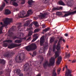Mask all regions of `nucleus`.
Segmentation results:
<instances>
[{"instance_id":"1","label":"nucleus","mask_w":76,"mask_h":76,"mask_svg":"<svg viewBox=\"0 0 76 76\" xmlns=\"http://www.w3.org/2000/svg\"><path fill=\"white\" fill-rule=\"evenodd\" d=\"M59 57V54L58 51H56L55 53V58H51L50 60V62L49 64L48 63V61H47L45 64H43L44 67L46 68L47 65L49 66H54L55 64V59Z\"/></svg>"},{"instance_id":"2","label":"nucleus","mask_w":76,"mask_h":76,"mask_svg":"<svg viewBox=\"0 0 76 76\" xmlns=\"http://www.w3.org/2000/svg\"><path fill=\"white\" fill-rule=\"evenodd\" d=\"M10 22H12V19L7 18L5 19V20L4 21V24H3L2 22L0 23L1 25H2V26L0 27V34H2L3 28L4 27V26H7L8 25V24L10 23Z\"/></svg>"},{"instance_id":"3","label":"nucleus","mask_w":76,"mask_h":76,"mask_svg":"<svg viewBox=\"0 0 76 76\" xmlns=\"http://www.w3.org/2000/svg\"><path fill=\"white\" fill-rule=\"evenodd\" d=\"M37 48V45L34 43H32L31 45L26 47V50L27 51H30L35 50Z\"/></svg>"},{"instance_id":"4","label":"nucleus","mask_w":76,"mask_h":76,"mask_svg":"<svg viewBox=\"0 0 76 76\" xmlns=\"http://www.w3.org/2000/svg\"><path fill=\"white\" fill-rule=\"evenodd\" d=\"M25 56L23 53H21L20 56L18 57V58L17 57L15 58V61L17 63H21L22 61L25 59Z\"/></svg>"},{"instance_id":"5","label":"nucleus","mask_w":76,"mask_h":76,"mask_svg":"<svg viewBox=\"0 0 76 76\" xmlns=\"http://www.w3.org/2000/svg\"><path fill=\"white\" fill-rule=\"evenodd\" d=\"M63 37H61L59 39L57 44L56 45V48L57 51H59L61 48V46H60V43L61 42V41L63 40Z\"/></svg>"},{"instance_id":"6","label":"nucleus","mask_w":76,"mask_h":76,"mask_svg":"<svg viewBox=\"0 0 76 76\" xmlns=\"http://www.w3.org/2000/svg\"><path fill=\"white\" fill-rule=\"evenodd\" d=\"M21 44H11L10 46H8V48L10 49H12L13 48H15V47H19L20 46Z\"/></svg>"},{"instance_id":"7","label":"nucleus","mask_w":76,"mask_h":76,"mask_svg":"<svg viewBox=\"0 0 76 76\" xmlns=\"http://www.w3.org/2000/svg\"><path fill=\"white\" fill-rule=\"evenodd\" d=\"M44 36H42L40 38V44L41 46L42 45V44H43V43H44Z\"/></svg>"},{"instance_id":"8","label":"nucleus","mask_w":76,"mask_h":76,"mask_svg":"<svg viewBox=\"0 0 76 76\" xmlns=\"http://www.w3.org/2000/svg\"><path fill=\"white\" fill-rule=\"evenodd\" d=\"M47 15H48V13L47 12H45L44 14L41 13V14L39 15L38 16L41 18H44Z\"/></svg>"},{"instance_id":"9","label":"nucleus","mask_w":76,"mask_h":76,"mask_svg":"<svg viewBox=\"0 0 76 76\" xmlns=\"http://www.w3.org/2000/svg\"><path fill=\"white\" fill-rule=\"evenodd\" d=\"M25 67L24 70V71H28L29 68V65L28 64H26L24 65Z\"/></svg>"},{"instance_id":"10","label":"nucleus","mask_w":76,"mask_h":76,"mask_svg":"<svg viewBox=\"0 0 76 76\" xmlns=\"http://www.w3.org/2000/svg\"><path fill=\"white\" fill-rule=\"evenodd\" d=\"M11 13L10 11L8 9H6L5 10L4 14L6 15H10Z\"/></svg>"},{"instance_id":"11","label":"nucleus","mask_w":76,"mask_h":76,"mask_svg":"<svg viewBox=\"0 0 76 76\" xmlns=\"http://www.w3.org/2000/svg\"><path fill=\"white\" fill-rule=\"evenodd\" d=\"M61 60H62V58H61V56L59 57L58 58V60L57 61V64H60V63H61Z\"/></svg>"},{"instance_id":"12","label":"nucleus","mask_w":76,"mask_h":76,"mask_svg":"<svg viewBox=\"0 0 76 76\" xmlns=\"http://www.w3.org/2000/svg\"><path fill=\"white\" fill-rule=\"evenodd\" d=\"M33 13V12H32V10H28L27 12V14L26 15V17H27V16H29L30 15H32Z\"/></svg>"},{"instance_id":"13","label":"nucleus","mask_w":76,"mask_h":76,"mask_svg":"<svg viewBox=\"0 0 76 76\" xmlns=\"http://www.w3.org/2000/svg\"><path fill=\"white\" fill-rule=\"evenodd\" d=\"M71 72H72V71H70V72L69 71V70L66 71L65 75V76H69V74Z\"/></svg>"},{"instance_id":"14","label":"nucleus","mask_w":76,"mask_h":76,"mask_svg":"<svg viewBox=\"0 0 76 76\" xmlns=\"http://www.w3.org/2000/svg\"><path fill=\"white\" fill-rule=\"evenodd\" d=\"M6 6V4L5 3H3V4L1 6V7H0V11H2L3 9V8Z\"/></svg>"},{"instance_id":"15","label":"nucleus","mask_w":76,"mask_h":76,"mask_svg":"<svg viewBox=\"0 0 76 76\" xmlns=\"http://www.w3.org/2000/svg\"><path fill=\"white\" fill-rule=\"evenodd\" d=\"M22 41V40H16L15 41V43H18V44H20L21 43V42Z\"/></svg>"},{"instance_id":"16","label":"nucleus","mask_w":76,"mask_h":76,"mask_svg":"<svg viewBox=\"0 0 76 76\" xmlns=\"http://www.w3.org/2000/svg\"><path fill=\"white\" fill-rule=\"evenodd\" d=\"M34 2L32 0H29L28 1V3L29 6H31L32 4Z\"/></svg>"},{"instance_id":"17","label":"nucleus","mask_w":76,"mask_h":76,"mask_svg":"<svg viewBox=\"0 0 76 76\" xmlns=\"http://www.w3.org/2000/svg\"><path fill=\"white\" fill-rule=\"evenodd\" d=\"M13 42V41L11 40H6L3 42H8L9 43H10L11 42Z\"/></svg>"},{"instance_id":"18","label":"nucleus","mask_w":76,"mask_h":76,"mask_svg":"<svg viewBox=\"0 0 76 76\" xmlns=\"http://www.w3.org/2000/svg\"><path fill=\"white\" fill-rule=\"evenodd\" d=\"M6 61L4 59H0V63L1 64H5Z\"/></svg>"},{"instance_id":"19","label":"nucleus","mask_w":76,"mask_h":76,"mask_svg":"<svg viewBox=\"0 0 76 76\" xmlns=\"http://www.w3.org/2000/svg\"><path fill=\"white\" fill-rule=\"evenodd\" d=\"M58 3L60 5H62L63 6L64 5V3L61 0L59 1H58Z\"/></svg>"},{"instance_id":"20","label":"nucleus","mask_w":76,"mask_h":76,"mask_svg":"<svg viewBox=\"0 0 76 76\" xmlns=\"http://www.w3.org/2000/svg\"><path fill=\"white\" fill-rule=\"evenodd\" d=\"M40 30V29L39 28H37L35 29L34 31V33H37V32H39Z\"/></svg>"},{"instance_id":"21","label":"nucleus","mask_w":76,"mask_h":76,"mask_svg":"<svg viewBox=\"0 0 76 76\" xmlns=\"http://www.w3.org/2000/svg\"><path fill=\"white\" fill-rule=\"evenodd\" d=\"M33 34V32L32 31H29L28 35V37H30V36H31L32 35V34Z\"/></svg>"},{"instance_id":"22","label":"nucleus","mask_w":76,"mask_h":76,"mask_svg":"<svg viewBox=\"0 0 76 76\" xmlns=\"http://www.w3.org/2000/svg\"><path fill=\"white\" fill-rule=\"evenodd\" d=\"M12 4L14 6H18V4L17 2H15V1H13L12 3Z\"/></svg>"},{"instance_id":"23","label":"nucleus","mask_w":76,"mask_h":76,"mask_svg":"<svg viewBox=\"0 0 76 76\" xmlns=\"http://www.w3.org/2000/svg\"><path fill=\"white\" fill-rule=\"evenodd\" d=\"M70 57V53H69L67 54V53H66L65 55V57H67L69 58Z\"/></svg>"},{"instance_id":"24","label":"nucleus","mask_w":76,"mask_h":76,"mask_svg":"<svg viewBox=\"0 0 76 76\" xmlns=\"http://www.w3.org/2000/svg\"><path fill=\"white\" fill-rule=\"evenodd\" d=\"M50 30V28L49 27H48L45 29L43 30V31L44 32H46L47 31H48Z\"/></svg>"},{"instance_id":"25","label":"nucleus","mask_w":76,"mask_h":76,"mask_svg":"<svg viewBox=\"0 0 76 76\" xmlns=\"http://www.w3.org/2000/svg\"><path fill=\"white\" fill-rule=\"evenodd\" d=\"M25 14V12L24 11L23 13L22 14V15H21V16H20V15H19V18H22L24 17V15Z\"/></svg>"},{"instance_id":"26","label":"nucleus","mask_w":76,"mask_h":76,"mask_svg":"<svg viewBox=\"0 0 76 76\" xmlns=\"http://www.w3.org/2000/svg\"><path fill=\"white\" fill-rule=\"evenodd\" d=\"M18 28L19 29L20 28H21V27H22V26L21 23H18Z\"/></svg>"},{"instance_id":"27","label":"nucleus","mask_w":76,"mask_h":76,"mask_svg":"<svg viewBox=\"0 0 76 76\" xmlns=\"http://www.w3.org/2000/svg\"><path fill=\"white\" fill-rule=\"evenodd\" d=\"M56 46L55 45H54L53 46V51L55 52L56 51Z\"/></svg>"},{"instance_id":"28","label":"nucleus","mask_w":76,"mask_h":76,"mask_svg":"<svg viewBox=\"0 0 76 76\" xmlns=\"http://www.w3.org/2000/svg\"><path fill=\"white\" fill-rule=\"evenodd\" d=\"M67 70H68L69 71V72H70V71H71V73H69V76H72L73 75L71 74V73H72V70H70V69H67L66 70V71H67Z\"/></svg>"},{"instance_id":"29","label":"nucleus","mask_w":76,"mask_h":76,"mask_svg":"<svg viewBox=\"0 0 76 76\" xmlns=\"http://www.w3.org/2000/svg\"><path fill=\"white\" fill-rule=\"evenodd\" d=\"M56 15H62V13L61 12H58L56 13Z\"/></svg>"},{"instance_id":"30","label":"nucleus","mask_w":76,"mask_h":76,"mask_svg":"<svg viewBox=\"0 0 76 76\" xmlns=\"http://www.w3.org/2000/svg\"><path fill=\"white\" fill-rule=\"evenodd\" d=\"M55 10H58V7H54L52 9L53 11H54Z\"/></svg>"},{"instance_id":"31","label":"nucleus","mask_w":76,"mask_h":76,"mask_svg":"<svg viewBox=\"0 0 76 76\" xmlns=\"http://www.w3.org/2000/svg\"><path fill=\"white\" fill-rule=\"evenodd\" d=\"M20 73V70L17 69L16 71V73L17 75H19Z\"/></svg>"},{"instance_id":"32","label":"nucleus","mask_w":76,"mask_h":76,"mask_svg":"<svg viewBox=\"0 0 76 76\" xmlns=\"http://www.w3.org/2000/svg\"><path fill=\"white\" fill-rule=\"evenodd\" d=\"M7 43H4L3 44V45L4 47H6L7 46Z\"/></svg>"},{"instance_id":"33","label":"nucleus","mask_w":76,"mask_h":76,"mask_svg":"<svg viewBox=\"0 0 76 76\" xmlns=\"http://www.w3.org/2000/svg\"><path fill=\"white\" fill-rule=\"evenodd\" d=\"M32 75V73L31 72H30L29 73H28L27 74H26L27 76H31Z\"/></svg>"},{"instance_id":"34","label":"nucleus","mask_w":76,"mask_h":76,"mask_svg":"<svg viewBox=\"0 0 76 76\" xmlns=\"http://www.w3.org/2000/svg\"><path fill=\"white\" fill-rule=\"evenodd\" d=\"M61 70V69H60V68H59L58 69L57 72H58V75H59V74H60V73Z\"/></svg>"},{"instance_id":"35","label":"nucleus","mask_w":76,"mask_h":76,"mask_svg":"<svg viewBox=\"0 0 76 76\" xmlns=\"http://www.w3.org/2000/svg\"><path fill=\"white\" fill-rule=\"evenodd\" d=\"M34 25L36 27L38 26V23L37 22H34Z\"/></svg>"},{"instance_id":"36","label":"nucleus","mask_w":76,"mask_h":76,"mask_svg":"<svg viewBox=\"0 0 76 76\" xmlns=\"http://www.w3.org/2000/svg\"><path fill=\"white\" fill-rule=\"evenodd\" d=\"M12 39H16V38H19V37H17L16 36H15L13 37H12Z\"/></svg>"},{"instance_id":"37","label":"nucleus","mask_w":76,"mask_h":76,"mask_svg":"<svg viewBox=\"0 0 76 76\" xmlns=\"http://www.w3.org/2000/svg\"><path fill=\"white\" fill-rule=\"evenodd\" d=\"M53 41H54V39H53V38H51L50 40V43H52Z\"/></svg>"},{"instance_id":"38","label":"nucleus","mask_w":76,"mask_h":76,"mask_svg":"<svg viewBox=\"0 0 76 76\" xmlns=\"http://www.w3.org/2000/svg\"><path fill=\"white\" fill-rule=\"evenodd\" d=\"M9 55V54H5L4 55V57H8Z\"/></svg>"},{"instance_id":"39","label":"nucleus","mask_w":76,"mask_h":76,"mask_svg":"<svg viewBox=\"0 0 76 76\" xmlns=\"http://www.w3.org/2000/svg\"><path fill=\"white\" fill-rule=\"evenodd\" d=\"M4 73V71H0V75H1L2 74Z\"/></svg>"},{"instance_id":"40","label":"nucleus","mask_w":76,"mask_h":76,"mask_svg":"<svg viewBox=\"0 0 76 76\" xmlns=\"http://www.w3.org/2000/svg\"><path fill=\"white\" fill-rule=\"evenodd\" d=\"M65 67L66 69V70H67V69H67V66L65 65V67H64V68H63V71H64V69Z\"/></svg>"},{"instance_id":"41","label":"nucleus","mask_w":76,"mask_h":76,"mask_svg":"<svg viewBox=\"0 0 76 76\" xmlns=\"http://www.w3.org/2000/svg\"><path fill=\"white\" fill-rule=\"evenodd\" d=\"M45 3H47L48 2V0H43Z\"/></svg>"},{"instance_id":"42","label":"nucleus","mask_w":76,"mask_h":76,"mask_svg":"<svg viewBox=\"0 0 76 76\" xmlns=\"http://www.w3.org/2000/svg\"><path fill=\"white\" fill-rule=\"evenodd\" d=\"M12 35H13V33L12 32H11L10 33L9 36V37H11L12 36Z\"/></svg>"},{"instance_id":"43","label":"nucleus","mask_w":76,"mask_h":76,"mask_svg":"<svg viewBox=\"0 0 76 76\" xmlns=\"http://www.w3.org/2000/svg\"><path fill=\"white\" fill-rule=\"evenodd\" d=\"M63 9V7H58V10H61Z\"/></svg>"},{"instance_id":"44","label":"nucleus","mask_w":76,"mask_h":76,"mask_svg":"<svg viewBox=\"0 0 76 76\" xmlns=\"http://www.w3.org/2000/svg\"><path fill=\"white\" fill-rule=\"evenodd\" d=\"M36 52H34L33 53V55H32V57H34V56H35L36 55Z\"/></svg>"},{"instance_id":"45","label":"nucleus","mask_w":76,"mask_h":76,"mask_svg":"<svg viewBox=\"0 0 76 76\" xmlns=\"http://www.w3.org/2000/svg\"><path fill=\"white\" fill-rule=\"evenodd\" d=\"M58 42V40H56L54 42V45H56L57 43V42Z\"/></svg>"},{"instance_id":"46","label":"nucleus","mask_w":76,"mask_h":76,"mask_svg":"<svg viewBox=\"0 0 76 76\" xmlns=\"http://www.w3.org/2000/svg\"><path fill=\"white\" fill-rule=\"evenodd\" d=\"M25 0H23L22 2H21V4H25Z\"/></svg>"},{"instance_id":"47","label":"nucleus","mask_w":76,"mask_h":76,"mask_svg":"<svg viewBox=\"0 0 76 76\" xmlns=\"http://www.w3.org/2000/svg\"><path fill=\"white\" fill-rule=\"evenodd\" d=\"M42 28H45V24H42Z\"/></svg>"},{"instance_id":"48","label":"nucleus","mask_w":76,"mask_h":76,"mask_svg":"<svg viewBox=\"0 0 76 76\" xmlns=\"http://www.w3.org/2000/svg\"><path fill=\"white\" fill-rule=\"evenodd\" d=\"M38 35V34H35L33 35V37H35L37 36V35Z\"/></svg>"},{"instance_id":"49","label":"nucleus","mask_w":76,"mask_h":76,"mask_svg":"<svg viewBox=\"0 0 76 76\" xmlns=\"http://www.w3.org/2000/svg\"><path fill=\"white\" fill-rule=\"evenodd\" d=\"M28 24H27V23H25L24 24V26H28Z\"/></svg>"},{"instance_id":"50","label":"nucleus","mask_w":76,"mask_h":76,"mask_svg":"<svg viewBox=\"0 0 76 76\" xmlns=\"http://www.w3.org/2000/svg\"><path fill=\"white\" fill-rule=\"evenodd\" d=\"M9 0H4V1L6 2V4H7V3H8V1H9Z\"/></svg>"},{"instance_id":"51","label":"nucleus","mask_w":76,"mask_h":76,"mask_svg":"<svg viewBox=\"0 0 76 76\" xmlns=\"http://www.w3.org/2000/svg\"><path fill=\"white\" fill-rule=\"evenodd\" d=\"M31 37H28L26 40V41H29V40H30V39H31Z\"/></svg>"},{"instance_id":"52","label":"nucleus","mask_w":76,"mask_h":76,"mask_svg":"<svg viewBox=\"0 0 76 76\" xmlns=\"http://www.w3.org/2000/svg\"><path fill=\"white\" fill-rule=\"evenodd\" d=\"M32 29V28L31 27H30L29 28H27L28 30H29V31H30V30H31V29Z\"/></svg>"},{"instance_id":"53","label":"nucleus","mask_w":76,"mask_h":76,"mask_svg":"<svg viewBox=\"0 0 76 76\" xmlns=\"http://www.w3.org/2000/svg\"><path fill=\"white\" fill-rule=\"evenodd\" d=\"M26 23L28 25L29 24V21L27 20L26 21Z\"/></svg>"},{"instance_id":"54","label":"nucleus","mask_w":76,"mask_h":76,"mask_svg":"<svg viewBox=\"0 0 76 76\" xmlns=\"http://www.w3.org/2000/svg\"><path fill=\"white\" fill-rule=\"evenodd\" d=\"M36 40V39L35 38H34L32 40V42H34Z\"/></svg>"},{"instance_id":"55","label":"nucleus","mask_w":76,"mask_h":76,"mask_svg":"<svg viewBox=\"0 0 76 76\" xmlns=\"http://www.w3.org/2000/svg\"><path fill=\"white\" fill-rule=\"evenodd\" d=\"M22 34L21 33H19L18 34V35H20V36H19L20 37H21V35H22Z\"/></svg>"},{"instance_id":"56","label":"nucleus","mask_w":76,"mask_h":76,"mask_svg":"<svg viewBox=\"0 0 76 76\" xmlns=\"http://www.w3.org/2000/svg\"><path fill=\"white\" fill-rule=\"evenodd\" d=\"M76 59H74V60H73V61H72V63H75L76 62Z\"/></svg>"},{"instance_id":"57","label":"nucleus","mask_w":76,"mask_h":76,"mask_svg":"<svg viewBox=\"0 0 76 76\" xmlns=\"http://www.w3.org/2000/svg\"><path fill=\"white\" fill-rule=\"evenodd\" d=\"M26 39V37H25L23 38H22L21 39Z\"/></svg>"},{"instance_id":"58","label":"nucleus","mask_w":76,"mask_h":76,"mask_svg":"<svg viewBox=\"0 0 76 76\" xmlns=\"http://www.w3.org/2000/svg\"><path fill=\"white\" fill-rule=\"evenodd\" d=\"M36 76H41V74L39 73L38 75H36Z\"/></svg>"},{"instance_id":"59","label":"nucleus","mask_w":76,"mask_h":76,"mask_svg":"<svg viewBox=\"0 0 76 76\" xmlns=\"http://www.w3.org/2000/svg\"><path fill=\"white\" fill-rule=\"evenodd\" d=\"M33 25V23H31L30 25L29 26H30V27H31V26H32Z\"/></svg>"},{"instance_id":"60","label":"nucleus","mask_w":76,"mask_h":76,"mask_svg":"<svg viewBox=\"0 0 76 76\" xmlns=\"http://www.w3.org/2000/svg\"><path fill=\"white\" fill-rule=\"evenodd\" d=\"M64 35L65 36V37H67V36H68V34H64Z\"/></svg>"},{"instance_id":"61","label":"nucleus","mask_w":76,"mask_h":76,"mask_svg":"<svg viewBox=\"0 0 76 76\" xmlns=\"http://www.w3.org/2000/svg\"><path fill=\"white\" fill-rule=\"evenodd\" d=\"M19 76H23V74H20Z\"/></svg>"},{"instance_id":"62","label":"nucleus","mask_w":76,"mask_h":76,"mask_svg":"<svg viewBox=\"0 0 76 76\" xmlns=\"http://www.w3.org/2000/svg\"><path fill=\"white\" fill-rule=\"evenodd\" d=\"M62 40H63V41L64 42L66 41L64 40V39H63Z\"/></svg>"},{"instance_id":"63","label":"nucleus","mask_w":76,"mask_h":76,"mask_svg":"<svg viewBox=\"0 0 76 76\" xmlns=\"http://www.w3.org/2000/svg\"><path fill=\"white\" fill-rule=\"evenodd\" d=\"M66 48H69V46L67 45L66 46Z\"/></svg>"},{"instance_id":"64","label":"nucleus","mask_w":76,"mask_h":76,"mask_svg":"<svg viewBox=\"0 0 76 76\" xmlns=\"http://www.w3.org/2000/svg\"><path fill=\"white\" fill-rule=\"evenodd\" d=\"M37 38H38V37H36V38H35V39H37Z\"/></svg>"}]
</instances>
